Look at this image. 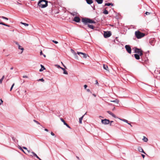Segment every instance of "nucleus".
Wrapping results in <instances>:
<instances>
[{"instance_id":"f257e3e1","label":"nucleus","mask_w":160,"mask_h":160,"mask_svg":"<svg viewBox=\"0 0 160 160\" xmlns=\"http://www.w3.org/2000/svg\"><path fill=\"white\" fill-rule=\"evenodd\" d=\"M48 2L45 0H40L38 3V6L42 8H45L48 6Z\"/></svg>"},{"instance_id":"f03ea898","label":"nucleus","mask_w":160,"mask_h":160,"mask_svg":"<svg viewBox=\"0 0 160 160\" xmlns=\"http://www.w3.org/2000/svg\"><path fill=\"white\" fill-rule=\"evenodd\" d=\"M82 21L85 24H87L88 23H95L96 22L92 19H91L88 18H83L82 19Z\"/></svg>"},{"instance_id":"7ed1b4c3","label":"nucleus","mask_w":160,"mask_h":160,"mask_svg":"<svg viewBox=\"0 0 160 160\" xmlns=\"http://www.w3.org/2000/svg\"><path fill=\"white\" fill-rule=\"evenodd\" d=\"M135 35L138 39L141 38L145 36V34L143 33H141L139 31H137L135 32Z\"/></svg>"},{"instance_id":"20e7f679","label":"nucleus","mask_w":160,"mask_h":160,"mask_svg":"<svg viewBox=\"0 0 160 160\" xmlns=\"http://www.w3.org/2000/svg\"><path fill=\"white\" fill-rule=\"evenodd\" d=\"M134 52L136 53H137L140 56L142 55V51L140 49L136 48L134 50Z\"/></svg>"},{"instance_id":"39448f33","label":"nucleus","mask_w":160,"mask_h":160,"mask_svg":"<svg viewBox=\"0 0 160 160\" xmlns=\"http://www.w3.org/2000/svg\"><path fill=\"white\" fill-rule=\"evenodd\" d=\"M111 35V33L110 32H104V36L105 38H108Z\"/></svg>"},{"instance_id":"423d86ee","label":"nucleus","mask_w":160,"mask_h":160,"mask_svg":"<svg viewBox=\"0 0 160 160\" xmlns=\"http://www.w3.org/2000/svg\"><path fill=\"white\" fill-rule=\"evenodd\" d=\"M110 121L108 119H102L101 120V122L104 124L106 125L108 124Z\"/></svg>"},{"instance_id":"0eeeda50","label":"nucleus","mask_w":160,"mask_h":160,"mask_svg":"<svg viewBox=\"0 0 160 160\" xmlns=\"http://www.w3.org/2000/svg\"><path fill=\"white\" fill-rule=\"evenodd\" d=\"M125 48L128 53H131V48L129 45H126L125 46Z\"/></svg>"},{"instance_id":"6e6552de","label":"nucleus","mask_w":160,"mask_h":160,"mask_svg":"<svg viewBox=\"0 0 160 160\" xmlns=\"http://www.w3.org/2000/svg\"><path fill=\"white\" fill-rule=\"evenodd\" d=\"M77 54L78 55H80V54L82 55H83L82 58H87V56H88V55H87L86 53H83L82 52H78Z\"/></svg>"},{"instance_id":"1a4fd4ad","label":"nucleus","mask_w":160,"mask_h":160,"mask_svg":"<svg viewBox=\"0 0 160 160\" xmlns=\"http://www.w3.org/2000/svg\"><path fill=\"white\" fill-rule=\"evenodd\" d=\"M73 20L76 22H78L80 21V19L79 17L76 16L74 17Z\"/></svg>"},{"instance_id":"9d476101","label":"nucleus","mask_w":160,"mask_h":160,"mask_svg":"<svg viewBox=\"0 0 160 160\" xmlns=\"http://www.w3.org/2000/svg\"><path fill=\"white\" fill-rule=\"evenodd\" d=\"M61 120L62 122H63L64 125H65L68 128H71L69 125L65 122L64 120L62 118H61Z\"/></svg>"},{"instance_id":"9b49d317","label":"nucleus","mask_w":160,"mask_h":160,"mask_svg":"<svg viewBox=\"0 0 160 160\" xmlns=\"http://www.w3.org/2000/svg\"><path fill=\"white\" fill-rule=\"evenodd\" d=\"M138 149L139 152H143L146 154V153L144 152L143 149L141 147H138Z\"/></svg>"},{"instance_id":"f8f14e48","label":"nucleus","mask_w":160,"mask_h":160,"mask_svg":"<svg viewBox=\"0 0 160 160\" xmlns=\"http://www.w3.org/2000/svg\"><path fill=\"white\" fill-rule=\"evenodd\" d=\"M107 112L109 114L111 115L113 117L115 118H116L115 115V114H114L113 113L111 112H110V111H108Z\"/></svg>"},{"instance_id":"ddd939ff","label":"nucleus","mask_w":160,"mask_h":160,"mask_svg":"<svg viewBox=\"0 0 160 160\" xmlns=\"http://www.w3.org/2000/svg\"><path fill=\"white\" fill-rule=\"evenodd\" d=\"M134 56L135 58L136 59L138 60L140 58V56H140L139 55V54H134Z\"/></svg>"},{"instance_id":"4468645a","label":"nucleus","mask_w":160,"mask_h":160,"mask_svg":"<svg viewBox=\"0 0 160 160\" xmlns=\"http://www.w3.org/2000/svg\"><path fill=\"white\" fill-rule=\"evenodd\" d=\"M41 68L39 69V72H41L42 71L44 70L45 69V68L42 65H41Z\"/></svg>"},{"instance_id":"2eb2a0df","label":"nucleus","mask_w":160,"mask_h":160,"mask_svg":"<svg viewBox=\"0 0 160 160\" xmlns=\"http://www.w3.org/2000/svg\"><path fill=\"white\" fill-rule=\"evenodd\" d=\"M31 153L33 154V155L36 158H37L38 159H40V158L34 152H31Z\"/></svg>"},{"instance_id":"dca6fc26","label":"nucleus","mask_w":160,"mask_h":160,"mask_svg":"<svg viewBox=\"0 0 160 160\" xmlns=\"http://www.w3.org/2000/svg\"><path fill=\"white\" fill-rule=\"evenodd\" d=\"M103 68L104 69H105L108 71H109L108 70V66L107 65H105V64H103Z\"/></svg>"},{"instance_id":"f3484780","label":"nucleus","mask_w":160,"mask_h":160,"mask_svg":"<svg viewBox=\"0 0 160 160\" xmlns=\"http://www.w3.org/2000/svg\"><path fill=\"white\" fill-rule=\"evenodd\" d=\"M87 3L89 4H91L92 2V0H86Z\"/></svg>"},{"instance_id":"a211bd4d","label":"nucleus","mask_w":160,"mask_h":160,"mask_svg":"<svg viewBox=\"0 0 160 160\" xmlns=\"http://www.w3.org/2000/svg\"><path fill=\"white\" fill-rule=\"evenodd\" d=\"M111 102H115V103H116L118 104L119 103V100L118 99H115L114 100L111 101Z\"/></svg>"},{"instance_id":"6ab92c4d","label":"nucleus","mask_w":160,"mask_h":160,"mask_svg":"<svg viewBox=\"0 0 160 160\" xmlns=\"http://www.w3.org/2000/svg\"><path fill=\"white\" fill-rule=\"evenodd\" d=\"M103 0H96L97 2L99 4H102L103 2Z\"/></svg>"},{"instance_id":"aec40b11","label":"nucleus","mask_w":160,"mask_h":160,"mask_svg":"<svg viewBox=\"0 0 160 160\" xmlns=\"http://www.w3.org/2000/svg\"><path fill=\"white\" fill-rule=\"evenodd\" d=\"M61 69L63 71V74H68V73L65 70V69L62 68H61Z\"/></svg>"},{"instance_id":"412c9836","label":"nucleus","mask_w":160,"mask_h":160,"mask_svg":"<svg viewBox=\"0 0 160 160\" xmlns=\"http://www.w3.org/2000/svg\"><path fill=\"white\" fill-rule=\"evenodd\" d=\"M84 117V115L80 117L79 119V122L81 124L82 123V120Z\"/></svg>"},{"instance_id":"4be33fe9","label":"nucleus","mask_w":160,"mask_h":160,"mask_svg":"<svg viewBox=\"0 0 160 160\" xmlns=\"http://www.w3.org/2000/svg\"><path fill=\"white\" fill-rule=\"evenodd\" d=\"M142 140L145 142H147L148 141V139L145 137L143 136Z\"/></svg>"},{"instance_id":"5701e85b","label":"nucleus","mask_w":160,"mask_h":160,"mask_svg":"<svg viewBox=\"0 0 160 160\" xmlns=\"http://www.w3.org/2000/svg\"><path fill=\"white\" fill-rule=\"evenodd\" d=\"M88 27L90 28L93 29H94V27L92 25L90 24H88Z\"/></svg>"},{"instance_id":"b1692460","label":"nucleus","mask_w":160,"mask_h":160,"mask_svg":"<svg viewBox=\"0 0 160 160\" xmlns=\"http://www.w3.org/2000/svg\"><path fill=\"white\" fill-rule=\"evenodd\" d=\"M71 15H72L73 16H76L77 15L78 13L76 12H73L71 13Z\"/></svg>"},{"instance_id":"393cba45","label":"nucleus","mask_w":160,"mask_h":160,"mask_svg":"<svg viewBox=\"0 0 160 160\" xmlns=\"http://www.w3.org/2000/svg\"><path fill=\"white\" fill-rule=\"evenodd\" d=\"M18 48L19 49H20L21 50H22V51L21 52V53L23 52V50H24V48H22L21 47V46H19L18 47Z\"/></svg>"},{"instance_id":"a878e982","label":"nucleus","mask_w":160,"mask_h":160,"mask_svg":"<svg viewBox=\"0 0 160 160\" xmlns=\"http://www.w3.org/2000/svg\"><path fill=\"white\" fill-rule=\"evenodd\" d=\"M111 5L112 6H113V5L112 3H106L105 4V6H110V5Z\"/></svg>"},{"instance_id":"bb28decb","label":"nucleus","mask_w":160,"mask_h":160,"mask_svg":"<svg viewBox=\"0 0 160 160\" xmlns=\"http://www.w3.org/2000/svg\"><path fill=\"white\" fill-rule=\"evenodd\" d=\"M4 78V76H3L2 77V78L1 79H0V83L1 84L2 83V81L3 80V79Z\"/></svg>"},{"instance_id":"cd10ccee","label":"nucleus","mask_w":160,"mask_h":160,"mask_svg":"<svg viewBox=\"0 0 160 160\" xmlns=\"http://www.w3.org/2000/svg\"><path fill=\"white\" fill-rule=\"evenodd\" d=\"M103 13L104 14H108V11L107 10L105 9L104 10V11H103Z\"/></svg>"},{"instance_id":"c85d7f7f","label":"nucleus","mask_w":160,"mask_h":160,"mask_svg":"<svg viewBox=\"0 0 160 160\" xmlns=\"http://www.w3.org/2000/svg\"><path fill=\"white\" fill-rule=\"evenodd\" d=\"M21 23L22 24L24 25L25 26H28L29 25V24H27V23H25L21 22Z\"/></svg>"},{"instance_id":"c756f323","label":"nucleus","mask_w":160,"mask_h":160,"mask_svg":"<svg viewBox=\"0 0 160 160\" xmlns=\"http://www.w3.org/2000/svg\"><path fill=\"white\" fill-rule=\"evenodd\" d=\"M0 18H2V19H5L7 20H8V18L6 17H4V16H0Z\"/></svg>"},{"instance_id":"7c9ffc66","label":"nucleus","mask_w":160,"mask_h":160,"mask_svg":"<svg viewBox=\"0 0 160 160\" xmlns=\"http://www.w3.org/2000/svg\"><path fill=\"white\" fill-rule=\"evenodd\" d=\"M55 66L57 68H61V69L62 68V67H61L60 66V65H57V64L55 65Z\"/></svg>"},{"instance_id":"2f4dec72","label":"nucleus","mask_w":160,"mask_h":160,"mask_svg":"<svg viewBox=\"0 0 160 160\" xmlns=\"http://www.w3.org/2000/svg\"><path fill=\"white\" fill-rule=\"evenodd\" d=\"M120 120L125 122H126V123H128V121L127 120H126L125 119H120Z\"/></svg>"},{"instance_id":"473e14b6","label":"nucleus","mask_w":160,"mask_h":160,"mask_svg":"<svg viewBox=\"0 0 160 160\" xmlns=\"http://www.w3.org/2000/svg\"><path fill=\"white\" fill-rule=\"evenodd\" d=\"M14 85H15L14 83H13L12 84V86H11V88H10V91H11L12 90V88H13V86H14Z\"/></svg>"},{"instance_id":"72a5a7b5","label":"nucleus","mask_w":160,"mask_h":160,"mask_svg":"<svg viewBox=\"0 0 160 160\" xmlns=\"http://www.w3.org/2000/svg\"><path fill=\"white\" fill-rule=\"evenodd\" d=\"M71 51L72 53H73L74 55H76V53L74 52V51L73 50L71 49Z\"/></svg>"},{"instance_id":"f704fd0d","label":"nucleus","mask_w":160,"mask_h":160,"mask_svg":"<svg viewBox=\"0 0 160 160\" xmlns=\"http://www.w3.org/2000/svg\"><path fill=\"white\" fill-rule=\"evenodd\" d=\"M33 121L34 122H36V123H37L38 124H40V123L39 122H38V121H37L36 120H34Z\"/></svg>"},{"instance_id":"c9c22d12","label":"nucleus","mask_w":160,"mask_h":160,"mask_svg":"<svg viewBox=\"0 0 160 160\" xmlns=\"http://www.w3.org/2000/svg\"><path fill=\"white\" fill-rule=\"evenodd\" d=\"M38 81H42V82H43L44 81V80L43 79V78H41V79H38Z\"/></svg>"},{"instance_id":"e433bc0d","label":"nucleus","mask_w":160,"mask_h":160,"mask_svg":"<svg viewBox=\"0 0 160 160\" xmlns=\"http://www.w3.org/2000/svg\"><path fill=\"white\" fill-rule=\"evenodd\" d=\"M52 42H53L55 44H58V42L57 41H54V40H52Z\"/></svg>"},{"instance_id":"4c0bfd02","label":"nucleus","mask_w":160,"mask_h":160,"mask_svg":"<svg viewBox=\"0 0 160 160\" xmlns=\"http://www.w3.org/2000/svg\"><path fill=\"white\" fill-rule=\"evenodd\" d=\"M19 148L22 150L24 153L26 154V153L24 152L23 150L21 147L20 148Z\"/></svg>"},{"instance_id":"58836bf2","label":"nucleus","mask_w":160,"mask_h":160,"mask_svg":"<svg viewBox=\"0 0 160 160\" xmlns=\"http://www.w3.org/2000/svg\"><path fill=\"white\" fill-rule=\"evenodd\" d=\"M95 84H97L98 86H99V83L97 80L95 81Z\"/></svg>"},{"instance_id":"ea45409f","label":"nucleus","mask_w":160,"mask_h":160,"mask_svg":"<svg viewBox=\"0 0 160 160\" xmlns=\"http://www.w3.org/2000/svg\"><path fill=\"white\" fill-rule=\"evenodd\" d=\"M145 14L147 15H148L150 14V13L148 12H146Z\"/></svg>"},{"instance_id":"a19ab883","label":"nucleus","mask_w":160,"mask_h":160,"mask_svg":"<svg viewBox=\"0 0 160 160\" xmlns=\"http://www.w3.org/2000/svg\"><path fill=\"white\" fill-rule=\"evenodd\" d=\"M1 102H0V105L3 102V101L2 100V99H0Z\"/></svg>"},{"instance_id":"79ce46f5","label":"nucleus","mask_w":160,"mask_h":160,"mask_svg":"<svg viewBox=\"0 0 160 160\" xmlns=\"http://www.w3.org/2000/svg\"><path fill=\"white\" fill-rule=\"evenodd\" d=\"M88 86L87 85H85L84 86V88L85 89H86L87 88V87Z\"/></svg>"},{"instance_id":"37998d69","label":"nucleus","mask_w":160,"mask_h":160,"mask_svg":"<svg viewBox=\"0 0 160 160\" xmlns=\"http://www.w3.org/2000/svg\"><path fill=\"white\" fill-rule=\"evenodd\" d=\"M0 24L4 26L6 25V24L2 22H0Z\"/></svg>"},{"instance_id":"c03bdc74","label":"nucleus","mask_w":160,"mask_h":160,"mask_svg":"<svg viewBox=\"0 0 160 160\" xmlns=\"http://www.w3.org/2000/svg\"><path fill=\"white\" fill-rule=\"evenodd\" d=\"M51 134L52 136H54L55 134H54L52 132H51Z\"/></svg>"},{"instance_id":"a18cd8bd","label":"nucleus","mask_w":160,"mask_h":160,"mask_svg":"<svg viewBox=\"0 0 160 160\" xmlns=\"http://www.w3.org/2000/svg\"><path fill=\"white\" fill-rule=\"evenodd\" d=\"M87 91L88 92H90L91 93V91H90V90L89 89H87Z\"/></svg>"},{"instance_id":"49530a36","label":"nucleus","mask_w":160,"mask_h":160,"mask_svg":"<svg viewBox=\"0 0 160 160\" xmlns=\"http://www.w3.org/2000/svg\"><path fill=\"white\" fill-rule=\"evenodd\" d=\"M22 148H23L24 149L27 150V148L26 147H22Z\"/></svg>"},{"instance_id":"de8ad7c7","label":"nucleus","mask_w":160,"mask_h":160,"mask_svg":"<svg viewBox=\"0 0 160 160\" xmlns=\"http://www.w3.org/2000/svg\"><path fill=\"white\" fill-rule=\"evenodd\" d=\"M23 78H28V76H26V75L23 76Z\"/></svg>"},{"instance_id":"09e8293b","label":"nucleus","mask_w":160,"mask_h":160,"mask_svg":"<svg viewBox=\"0 0 160 160\" xmlns=\"http://www.w3.org/2000/svg\"><path fill=\"white\" fill-rule=\"evenodd\" d=\"M14 42L17 45H18V43L17 42L15 41Z\"/></svg>"},{"instance_id":"8fccbe9b","label":"nucleus","mask_w":160,"mask_h":160,"mask_svg":"<svg viewBox=\"0 0 160 160\" xmlns=\"http://www.w3.org/2000/svg\"><path fill=\"white\" fill-rule=\"evenodd\" d=\"M40 55H43L42 52V51H41L40 52Z\"/></svg>"},{"instance_id":"3c124183","label":"nucleus","mask_w":160,"mask_h":160,"mask_svg":"<svg viewBox=\"0 0 160 160\" xmlns=\"http://www.w3.org/2000/svg\"><path fill=\"white\" fill-rule=\"evenodd\" d=\"M142 157L143 158H144L145 157V155L144 154H142Z\"/></svg>"},{"instance_id":"603ef678","label":"nucleus","mask_w":160,"mask_h":160,"mask_svg":"<svg viewBox=\"0 0 160 160\" xmlns=\"http://www.w3.org/2000/svg\"><path fill=\"white\" fill-rule=\"evenodd\" d=\"M75 55V58H76V59H78L77 55Z\"/></svg>"},{"instance_id":"864d4df0","label":"nucleus","mask_w":160,"mask_h":160,"mask_svg":"<svg viewBox=\"0 0 160 160\" xmlns=\"http://www.w3.org/2000/svg\"><path fill=\"white\" fill-rule=\"evenodd\" d=\"M44 130H45V131H47V132H48V129H44Z\"/></svg>"},{"instance_id":"5fc2aeb1","label":"nucleus","mask_w":160,"mask_h":160,"mask_svg":"<svg viewBox=\"0 0 160 160\" xmlns=\"http://www.w3.org/2000/svg\"><path fill=\"white\" fill-rule=\"evenodd\" d=\"M5 26H7V27H10V26L8 25H7V24H6V25H5Z\"/></svg>"},{"instance_id":"6e6d98bb","label":"nucleus","mask_w":160,"mask_h":160,"mask_svg":"<svg viewBox=\"0 0 160 160\" xmlns=\"http://www.w3.org/2000/svg\"><path fill=\"white\" fill-rule=\"evenodd\" d=\"M76 158H77L78 159V160H79V157H78V156H76Z\"/></svg>"},{"instance_id":"4d7b16f0","label":"nucleus","mask_w":160,"mask_h":160,"mask_svg":"<svg viewBox=\"0 0 160 160\" xmlns=\"http://www.w3.org/2000/svg\"><path fill=\"white\" fill-rule=\"evenodd\" d=\"M62 64L63 65V66H64V67H65V68H66V66L63 64V63L62 62Z\"/></svg>"},{"instance_id":"13d9d810","label":"nucleus","mask_w":160,"mask_h":160,"mask_svg":"<svg viewBox=\"0 0 160 160\" xmlns=\"http://www.w3.org/2000/svg\"><path fill=\"white\" fill-rule=\"evenodd\" d=\"M27 151L28 152V153H29V152H30V150H28L27 149Z\"/></svg>"},{"instance_id":"bf43d9fd","label":"nucleus","mask_w":160,"mask_h":160,"mask_svg":"<svg viewBox=\"0 0 160 160\" xmlns=\"http://www.w3.org/2000/svg\"><path fill=\"white\" fill-rule=\"evenodd\" d=\"M127 123H128V124L130 125L132 127V125H131V124L130 123H128V122Z\"/></svg>"},{"instance_id":"052dcab7","label":"nucleus","mask_w":160,"mask_h":160,"mask_svg":"<svg viewBox=\"0 0 160 160\" xmlns=\"http://www.w3.org/2000/svg\"><path fill=\"white\" fill-rule=\"evenodd\" d=\"M113 121H110V122H111V123H110V125L111 126V123H112V122H113Z\"/></svg>"},{"instance_id":"680f3d73","label":"nucleus","mask_w":160,"mask_h":160,"mask_svg":"<svg viewBox=\"0 0 160 160\" xmlns=\"http://www.w3.org/2000/svg\"><path fill=\"white\" fill-rule=\"evenodd\" d=\"M13 69V67H12L10 68L11 70H12Z\"/></svg>"},{"instance_id":"e2e57ef3","label":"nucleus","mask_w":160,"mask_h":160,"mask_svg":"<svg viewBox=\"0 0 160 160\" xmlns=\"http://www.w3.org/2000/svg\"><path fill=\"white\" fill-rule=\"evenodd\" d=\"M43 56H44V57H46V55H44V54H43Z\"/></svg>"},{"instance_id":"0e129e2a","label":"nucleus","mask_w":160,"mask_h":160,"mask_svg":"<svg viewBox=\"0 0 160 160\" xmlns=\"http://www.w3.org/2000/svg\"><path fill=\"white\" fill-rule=\"evenodd\" d=\"M18 4H19V5H21V4L20 3H19V2H18Z\"/></svg>"},{"instance_id":"69168bd1","label":"nucleus","mask_w":160,"mask_h":160,"mask_svg":"<svg viewBox=\"0 0 160 160\" xmlns=\"http://www.w3.org/2000/svg\"><path fill=\"white\" fill-rule=\"evenodd\" d=\"M93 95L94 97H96V96L95 94H93Z\"/></svg>"},{"instance_id":"338daca9","label":"nucleus","mask_w":160,"mask_h":160,"mask_svg":"<svg viewBox=\"0 0 160 160\" xmlns=\"http://www.w3.org/2000/svg\"><path fill=\"white\" fill-rule=\"evenodd\" d=\"M30 155V156H32H32H32V155H31V154H30V155Z\"/></svg>"},{"instance_id":"774afa93","label":"nucleus","mask_w":160,"mask_h":160,"mask_svg":"<svg viewBox=\"0 0 160 160\" xmlns=\"http://www.w3.org/2000/svg\"><path fill=\"white\" fill-rule=\"evenodd\" d=\"M17 45L18 47L19 46H20L19 43Z\"/></svg>"}]
</instances>
